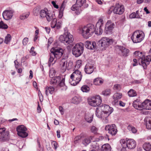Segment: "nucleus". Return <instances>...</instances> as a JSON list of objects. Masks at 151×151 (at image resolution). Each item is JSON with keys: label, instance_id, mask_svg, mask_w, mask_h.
<instances>
[{"label": "nucleus", "instance_id": "nucleus-1", "mask_svg": "<svg viewBox=\"0 0 151 151\" xmlns=\"http://www.w3.org/2000/svg\"><path fill=\"white\" fill-rule=\"evenodd\" d=\"M134 55L138 59L139 63L142 65L144 69L147 68L151 61V56L150 55L145 56L144 53L139 51H135L134 53Z\"/></svg>", "mask_w": 151, "mask_h": 151}, {"label": "nucleus", "instance_id": "nucleus-2", "mask_svg": "<svg viewBox=\"0 0 151 151\" xmlns=\"http://www.w3.org/2000/svg\"><path fill=\"white\" fill-rule=\"evenodd\" d=\"M62 49H58L55 48H52L50 50L51 53L49 60V65L50 66L51 63L54 61L53 64H54L57 59L60 58L62 56L63 53L62 52Z\"/></svg>", "mask_w": 151, "mask_h": 151}, {"label": "nucleus", "instance_id": "nucleus-3", "mask_svg": "<svg viewBox=\"0 0 151 151\" xmlns=\"http://www.w3.org/2000/svg\"><path fill=\"white\" fill-rule=\"evenodd\" d=\"M82 76L81 72L78 70H75L70 76L69 83L71 85H76L80 81Z\"/></svg>", "mask_w": 151, "mask_h": 151}, {"label": "nucleus", "instance_id": "nucleus-4", "mask_svg": "<svg viewBox=\"0 0 151 151\" xmlns=\"http://www.w3.org/2000/svg\"><path fill=\"white\" fill-rule=\"evenodd\" d=\"M55 73L54 70H51L50 72L49 76L50 78H52L51 80L50 83L51 84L55 85L56 86H59L61 87L65 86V78H63L61 80V78L59 76H56L53 77Z\"/></svg>", "mask_w": 151, "mask_h": 151}, {"label": "nucleus", "instance_id": "nucleus-5", "mask_svg": "<svg viewBox=\"0 0 151 151\" xmlns=\"http://www.w3.org/2000/svg\"><path fill=\"white\" fill-rule=\"evenodd\" d=\"M59 40L66 45L72 43L74 40L73 35L70 33L66 31L63 35H61L59 38Z\"/></svg>", "mask_w": 151, "mask_h": 151}, {"label": "nucleus", "instance_id": "nucleus-6", "mask_svg": "<svg viewBox=\"0 0 151 151\" xmlns=\"http://www.w3.org/2000/svg\"><path fill=\"white\" fill-rule=\"evenodd\" d=\"M144 38V34L141 32L137 31L134 32L131 38L134 43H139L141 42Z\"/></svg>", "mask_w": 151, "mask_h": 151}, {"label": "nucleus", "instance_id": "nucleus-7", "mask_svg": "<svg viewBox=\"0 0 151 151\" xmlns=\"http://www.w3.org/2000/svg\"><path fill=\"white\" fill-rule=\"evenodd\" d=\"M83 44L82 43L77 44L73 48L72 54L76 57H78L83 53Z\"/></svg>", "mask_w": 151, "mask_h": 151}, {"label": "nucleus", "instance_id": "nucleus-8", "mask_svg": "<svg viewBox=\"0 0 151 151\" xmlns=\"http://www.w3.org/2000/svg\"><path fill=\"white\" fill-rule=\"evenodd\" d=\"M120 142L121 145H124V146L127 147L130 149L134 148L136 145V142L132 139H121L120 140Z\"/></svg>", "mask_w": 151, "mask_h": 151}, {"label": "nucleus", "instance_id": "nucleus-9", "mask_svg": "<svg viewBox=\"0 0 151 151\" xmlns=\"http://www.w3.org/2000/svg\"><path fill=\"white\" fill-rule=\"evenodd\" d=\"M96 115L99 118H100L103 122L105 123H107L108 122V117L109 115V113H107L104 111H100L99 109L96 108Z\"/></svg>", "mask_w": 151, "mask_h": 151}, {"label": "nucleus", "instance_id": "nucleus-10", "mask_svg": "<svg viewBox=\"0 0 151 151\" xmlns=\"http://www.w3.org/2000/svg\"><path fill=\"white\" fill-rule=\"evenodd\" d=\"M113 41L112 39L104 37L102 38L99 41V45L100 47H102V50L105 49V48L108 47L112 43Z\"/></svg>", "mask_w": 151, "mask_h": 151}, {"label": "nucleus", "instance_id": "nucleus-11", "mask_svg": "<svg viewBox=\"0 0 151 151\" xmlns=\"http://www.w3.org/2000/svg\"><path fill=\"white\" fill-rule=\"evenodd\" d=\"M86 0H76V4L71 7V10L76 11L75 13L77 15L79 14L81 11V7L86 3Z\"/></svg>", "mask_w": 151, "mask_h": 151}, {"label": "nucleus", "instance_id": "nucleus-12", "mask_svg": "<svg viewBox=\"0 0 151 151\" xmlns=\"http://www.w3.org/2000/svg\"><path fill=\"white\" fill-rule=\"evenodd\" d=\"M101 102V99L100 96L99 95L93 97L88 101L89 104L91 106L94 107L100 105Z\"/></svg>", "mask_w": 151, "mask_h": 151}, {"label": "nucleus", "instance_id": "nucleus-13", "mask_svg": "<svg viewBox=\"0 0 151 151\" xmlns=\"http://www.w3.org/2000/svg\"><path fill=\"white\" fill-rule=\"evenodd\" d=\"M5 128H0V142H4L8 140L9 139V132L5 131Z\"/></svg>", "mask_w": 151, "mask_h": 151}, {"label": "nucleus", "instance_id": "nucleus-14", "mask_svg": "<svg viewBox=\"0 0 151 151\" xmlns=\"http://www.w3.org/2000/svg\"><path fill=\"white\" fill-rule=\"evenodd\" d=\"M27 129L23 125L18 126L17 128V131L18 135L22 138H25L27 137L28 134L26 132Z\"/></svg>", "mask_w": 151, "mask_h": 151}, {"label": "nucleus", "instance_id": "nucleus-15", "mask_svg": "<svg viewBox=\"0 0 151 151\" xmlns=\"http://www.w3.org/2000/svg\"><path fill=\"white\" fill-rule=\"evenodd\" d=\"M103 24V21L102 19H99L97 22L96 26L94 32L96 35H100L103 32L101 28Z\"/></svg>", "mask_w": 151, "mask_h": 151}, {"label": "nucleus", "instance_id": "nucleus-16", "mask_svg": "<svg viewBox=\"0 0 151 151\" xmlns=\"http://www.w3.org/2000/svg\"><path fill=\"white\" fill-rule=\"evenodd\" d=\"M105 129L108 131V133L112 135H115L117 133V131L114 124L108 125L105 127Z\"/></svg>", "mask_w": 151, "mask_h": 151}, {"label": "nucleus", "instance_id": "nucleus-17", "mask_svg": "<svg viewBox=\"0 0 151 151\" xmlns=\"http://www.w3.org/2000/svg\"><path fill=\"white\" fill-rule=\"evenodd\" d=\"M114 24L111 21L108 20L106 24L105 27L104 32L106 34L111 33L114 28Z\"/></svg>", "mask_w": 151, "mask_h": 151}, {"label": "nucleus", "instance_id": "nucleus-18", "mask_svg": "<svg viewBox=\"0 0 151 151\" xmlns=\"http://www.w3.org/2000/svg\"><path fill=\"white\" fill-rule=\"evenodd\" d=\"M124 11V7L123 6L120 5L119 3L116 4L113 10L114 13L121 14Z\"/></svg>", "mask_w": 151, "mask_h": 151}, {"label": "nucleus", "instance_id": "nucleus-19", "mask_svg": "<svg viewBox=\"0 0 151 151\" xmlns=\"http://www.w3.org/2000/svg\"><path fill=\"white\" fill-rule=\"evenodd\" d=\"M14 12L12 10H6L2 14L3 18L6 20H8L12 18Z\"/></svg>", "mask_w": 151, "mask_h": 151}, {"label": "nucleus", "instance_id": "nucleus-20", "mask_svg": "<svg viewBox=\"0 0 151 151\" xmlns=\"http://www.w3.org/2000/svg\"><path fill=\"white\" fill-rule=\"evenodd\" d=\"M94 70L93 65L91 63H88L86 65L84 70L85 73L87 74H91Z\"/></svg>", "mask_w": 151, "mask_h": 151}, {"label": "nucleus", "instance_id": "nucleus-21", "mask_svg": "<svg viewBox=\"0 0 151 151\" xmlns=\"http://www.w3.org/2000/svg\"><path fill=\"white\" fill-rule=\"evenodd\" d=\"M118 47L120 51L119 53L121 55L123 56H128L129 52V50L128 49L121 46H118Z\"/></svg>", "mask_w": 151, "mask_h": 151}, {"label": "nucleus", "instance_id": "nucleus-22", "mask_svg": "<svg viewBox=\"0 0 151 151\" xmlns=\"http://www.w3.org/2000/svg\"><path fill=\"white\" fill-rule=\"evenodd\" d=\"M142 109L151 110V101L149 99H146L142 103Z\"/></svg>", "mask_w": 151, "mask_h": 151}, {"label": "nucleus", "instance_id": "nucleus-23", "mask_svg": "<svg viewBox=\"0 0 151 151\" xmlns=\"http://www.w3.org/2000/svg\"><path fill=\"white\" fill-rule=\"evenodd\" d=\"M89 37H91L95 31L94 26L91 24H89L86 25Z\"/></svg>", "mask_w": 151, "mask_h": 151}, {"label": "nucleus", "instance_id": "nucleus-24", "mask_svg": "<svg viewBox=\"0 0 151 151\" xmlns=\"http://www.w3.org/2000/svg\"><path fill=\"white\" fill-rule=\"evenodd\" d=\"M142 103H141L140 100L138 99L135 100L133 103V106L136 109L139 110H142Z\"/></svg>", "mask_w": 151, "mask_h": 151}, {"label": "nucleus", "instance_id": "nucleus-25", "mask_svg": "<svg viewBox=\"0 0 151 151\" xmlns=\"http://www.w3.org/2000/svg\"><path fill=\"white\" fill-rule=\"evenodd\" d=\"M101 108V110L104 111L107 113H109L110 114L113 111V109L109 105H102V107H100Z\"/></svg>", "mask_w": 151, "mask_h": 151}, {"label": "nucleus", "instance_id": "nucleus-26", "mask_svg": "<svg viewBox=\"0 0 151 151\" xmlns=\"http://www.w3.org/2000/svg\"><path fill=\"white\" fill-rule=\"evenodd\" d=\"M80 30L83 37L85 38H88L89 37L86 26L81 28Z\"/></svg>", "mask_w": 151, "mask_h": 151}, {"label": "nucleus", "instance_id": "nucleus-27", "mask_svg": "<svg viewBox=\"0 0 151 151\" xmlns=\"http://www.w3.org/2000/svg\"><path fill=\"white\" fill-rule=\"evenodd\" d=\"M146 127L148 129H151V117H147L145 119Z\"/></svg>", "mask_w": 151, "mask_h": 151}, {"label": "nucleus", "instance_id": "nucleus-28", "mask_svg": "<svg viewBox=\"0 0 151 151\" xmlns=\"http://www.w3.org/2000/svg\"><path fill=\"white\" fill-rule=\"evenodd\" d=\"M48 10L47 9H42L39 12L40 18H45L47 14Z\"/></svg>", "mask_w": 151, "mask_h": 151}, {"label": "nucleus", "instance_id": "nucleus-29", "mask_svg": "<svg viewBox=\"0 0 151 151\" xmlns=\"http://www.w3.org/2000/svg\"><path fill=\"white\" fill-rule=\"evenodd\" d=\"M111 150L110 145L109 144L106 143L102 146L101 151H111Z\"/></svg>", "mask_w": 151, "mask_h": 151}, {"label": "nucleus", "instance_id": "nucleus-30", "mask_svg": "<svg viewBox=\"0 0 151 151\" xmlns=\"http://www.w3.org/2000/svg\"><path fill=\"white\" fill-rule=\"evenodd\" d=\"M122 96V95L121 93H115L113 96V99L115 103L118 101V99L121 98Z\"/></svg>", "mask_w": 151, "mask_h": 151}, {"label": "nucleus", "instance_id": "nucleus-31", "mask_svg": "<svg viewBox=\"0 0 151 151\" xmlns=\"http://www.w3.org/2000/svg\"><path fill=\"white\" fill-rule=\"evenodd\" d=\"M54 91V88L52 86L47 87L46 88L45 94L47 96H48L49 93L52 94Z\"/></svg>", "mask_w": 151, "mask_h": 151}, {"label": "nucleus", "instance_id": "nucleus-32", "mask_svg": "<svg viewBox=\"0 0 151 151\" xmlns=\"http://www.w3.org/2000/svg\"><path fill=\"white\" fill-rule=\"evenodd\" d=\"M93 137V136H90L89 137L85 138L82 142L83 144L85 146H86L90 142Z\"/></svg>", "mask_w": 151, "mask_h": 151}, {"label": "nucleus", "instance_id": "nucleus-33", "mask_svg": "<svg viewBox=\"0 0 151 151\" xmlns=\"http://www.w3.org/2000/svg\"><path fill=\"white\" fill-rule=\"evenodd\" d=\"M67 63V61L65 59L63 58L61 60L60 64L61 66V68L63 70H65L66 68Z\"/></svg>", "mask_w": 151, "mask_h": 151}, {"label": "nucleus", "instance_id": "nucleus-34", "mask_svg": "<svg viewBox=\"0 0 151 151\" xmlns=\"http://www.w3.org/2000/svg\"><path fill=\"white\" fill-rule=\"evenodd\" d=\"M104 81L100 78H97L95 79L93 81L94 84L96 85H100L103 83Z\"/></svg>", "mask_w": 151, "mask_h": 151}, {"label": "nucleus", "instance_id": "nucleus-35", "mask_svg": "<svg viewBox=\"0 0 151 151\" xmlns=\"http://www.w3.org/2000/svg\"><path fill=\"white\" fill-rule=\"evenodd\" d=\"M144 149L146 151L151 150V145L149 143H145L143 145Z\"/></svg>", "mask_w": 151, "mask_h": 151}, {"label": "nucleus", "instance_id": "nucleus-36", "mask_svg": "<svg viewBox=\"0 0 151 151\" xmlns=\"http://www.w3.org/2000/svg\"><path fill=\"white\" fill-rule=\"evenodd\" d=\"M55 17L54 14L48 13L47 16L46 17V18L48 22L51 21Z\"/></svg>", "mask_w": 151, "mask_h": 151}, {"label": "nucleus", "instance_id": "nucleus-37", "mask_svg": "<svg viewBox=\"0 0 151 151\" xmlns=\"http://www.w3.org/2000/svg\"><path fill=\"white\" fill-rule=\"evenodd\" d=\"M111 92V89H106L102 91L101 94L104 96H109L110 95Z\"/></svg>", "mask_w": 151, "mask_h": 151}, {"label": "nucleus", "instance_id": "nucleus-38", "mask_svg": "<svg viewBox=\"0 0 151 151\" xmlns=\"http://www.w3.org/2000/svg\"><path fill=\"white\" fill-rule=\"evenodd\" d=\"M90 130L91 132L94 134H96L98 133L97 132L98 130V128L94 126L90 127Z\"/></svg>", "mask_w": 151, "mask_h": 151}, {"label": "nucleus", "instance_id": "nucleus-39", "mask_svg": "<svg viewBox=\"0 0 151 151\" xmlns=\"http://www.w3.org/2000/svg\"><path fill=\"white\" fill-rule=\"evenodd\" d=\"M128 95L130 97H133L137 95V93L133 89L130 90L128 92Z\"/></svg>", "mask_w": 151, "mask_h": 151}, {"label": "nucleus", "instance_id": "nucleus-40", "mask_svg": "<svg viewBox=\"0 0 151 151\" xmlns=\"http://www.w3.org/2000/svg\"><path fill=\"white\" fill-rule=\"evenodd\" d=\"M11 36L9 34H8L5 37L4 42L6 44H8L11 40Z\"/></svg>", "mask_w": 151, "mask_h": 151}, {"label": "nucleus", "instance_id": "nucleus-41", "mask_svg": "<svg viewBox=\"0 0 151 151\" xmlns=\"http://www.w3.org/2000/svg\"><path fill=\"white\" fill-rule=\"evenodd\" d=\"M80 102V99L77 96L73 98L72 100V102L73 104H78Z\"/></svg>", "mask_w": 151, "mask_h": 151}, {"label": "nucleus", "instance_id": "nucleus-42", "mask_svg": "<svg viewBox=\"0 0 151 151\" xmlns=\"http://www.w3.org/2000/svg\"><path fill=\"white\" fill-rule=\"evenodd\" d=\"M143 14V12L142 10H140V11L139 10L136 11V18H140L141 17H142V14Z\"/></svg>", "mask_w": 151, "mask_h": 151}, {"label": "nucleus", "instance_id": "nucleus-43", "mask_svg": "<svg viewBox=\"0 0 151 151\" xmlns=\"http://www.w3.org/2000/svg\"><path fill=\"white\" fill-rule=\"evenodd\" d=\"M51 21L52 22L51 24V27L52 28H55L56 27L57 22L56 17L55 18H54V19Z\"/></svg>", "mask_w": 151, "mask_h": 151}, {"label": "nucleus", "instance_id": "nucleus-44", "mask_svg": "<svg viewBox=\"0 0 151 151\" xmlns=\"http://www.w3.org/2000/svg\"><path fill=\"white\" fill-rule=\"evenodd\" d=\"M89 87L86 85L83 86L81 88V90L83 92H87L89 91Z\"/></svg>", "mask_w": 151, "mask_h": 151}, {"label": "nucleus", "instance_id": "nucleus-45", "mask_svg": "<svg viewBox=\"0 0 151 151\" xmlns=\"http://www.w3.org/2000/svg\"><path fill=\"white\" fill-rule=\"evenodd\" d=\"M91 42L87 41L85 42V46L86 48L88 49L92 50Z\"/></svg>", "mask_w": 151, "mask_h": 151}, {"label": "nucleus", "instance_id": "nucleus-46", "mask_svg": "<svg viewBox=\"0 0 151 151\" xmlns=\"http://www.w3.org/2000/svg\"><path fill=\"white\" fill-rule=\"evenodd\" d=\"M29 13L28 12L27 14H23L20 17V18L21 20H24L27 19L29 16Z\"/></svg>", "mask_w": 151, "mask_h": 151}, {"label": "nucleus", "instance_id": "nucleus-47", "mask_svg": "<svg viewBox=\"0 0 151 151\" xmlns=\"http://www.w3.org/2000/svg\"><path fill=\"white\" fill-rule=\"evenodd\" d=\"M8 28L7 25L1 21L0 22V28L6 29Z\"/></svg>", "mask_w": 151, "mask_h": 151}, {"label": "nucleus", "instance_id": "nucleus-48", "mask_svg": "<svg viewBox=\"0 0 151 151\" xmlns=\"http://www.w3.org/2000/svg\"><path fill=\"white\" fill-rule=\"evenodd\" d=\"M65 6L64 3H62L60 8V12L61 13H63V12L64 10Z\"/></svg>", "mask_w": 151, "mask_h": 151}, {"label": "nucleus", "instance_id": "nucleus-49", "mask_svg": "<svg viewBox=\"0 0 151 151\" xmlns=\"http://www.w3.org/2000/svg\"><path fill=\"white\" fill-rule=\"evenodd\" d=\"M52 145L54 147L55 150H56L58 147V144L57 142L54 141H52L51 142Z\"/></svg>", "mask_w": 151, "mask_h": 151}, {"label": "nucleus", "instance_id": "nucleus-50", "mask_svg": "<svg viewBox=\"0 0 151 151\" xmlns=\"http://www.w3.org/2000/svg\"><path fill=\"white\" fill-rule=\"evenodd\" d=\"M38 95L40 98V101H42L43 100V96L40 90L38 91Z\"/></svg>", "mask_w": 151, "mask_h": 151}, {"label": "nucleus", "instance_id": "nucleus-51", "mask_svg": "<svg viewBox=\"0 0 151 151\" xmlns=\"http://www.w3.org/2000/svg\"><path fill=\"white\" fill-rule=\"evenodd\" d=\"M28 38L27 37L24 38L22 41V43L24 45H27L28 42Z\"/></svg>", "mask_w": 151, "mask_h": 151}, {"label": "nucleus", "instance_id": "nucleus-52", "mask_svg": "<svg viewBox=\"0 0 151 151\" xmlns=\"http://www.w3.org/2000/svg\"><path fill=\"white\" fill-rule=\"evenodd\" d=\"M114 89L115 90H119L120 89V86L119 85H115L114 86Z\"/></svg>", "mask_w": 151, "mask_h": 151}, {"label": "nucleus", "instance_id": "nucleus-53", "mask_svg": "<svg viewBox=\"0 0 151 151\" xmlns=\"http://www.w3.org/2000/svg\"><path fill=\"white\" fill-rule=\"evenodd\" d=\"M85 119L86 121L89 123H90L92 122L93 119V118L91 117H88L86 116Z\"/></svg>", "mask_w": 151, "mask_h": 151}, {"label": "nucleus", "instance_id": "nucleus-54", "mask_svg": "<svg viewBox=\"0 0 151 151\" xmlns=\"http://www.w3.org/2000/svg\"><path fill=\"white\" fill-rule=\"evenodd\" d=\"M91 45H92L91 47L92 50L95 49L96 48V45L95 42H91Z\"/></svg>", "mask_w": 151, "mask_h": 151}, {"label": "nucleus", "instance_id": "nucleus-55", "mask_svg": "<svg viewBox=\"0 0 151 151\" xmlns=\"http://www.w3.org/2000/svg\"><path fill=\"white\" fill-rule=\"evenodd\" d=\"M129 17L130 18H136V13L133 12L130 14L129 15Z\"/></svg>", "mask_w": 151, "mask_h": 151}, {"label": "nucleus", "instance_id": "nucleus-56", "mask_svg": "<svg viewBox=\"0 0 151 151\" xmlns=\"http://www.w3.org/2000/svg\"><path fill=\"white\" fill-rule=\"evenodd\" d=\"M61 23L59 22H57L56 27L57 29H60L61 27Z\"/></svg>", "mask_w": 151, "mask_h": 151}, {"label": "nucleus", "instance_id": "nucleus-57", "mask_svg": "<svg viewBox=\"0 0 151 151\" xmlns=\"http://www.w3.org/2000/svg\"><path fill=\"white\" fill-rule=\"evenodd\" d=\"M59 111L62 115H63L64 114V111L63 107L61 106H60L59 107Z\"/></svg>", "mask_w": 151, "mask_h": 151}, {"label": "nucleus", "instance_id": "nucleus-58", "mask_svg": "<svg viewBox=\"0 0 151 151\" xmlns=\"http://www.w3.org/2000/svg\"><path fill=\"white\" fill-rule=\"evenodd\" d=\"M52 4L55 8L58 9V5L56 4L55 2L54 1H52Z\"/></svg>", "mask_w": 151, "mask_h": 151}, {"label": "nucleus", "instance_id": "nucleus-59", "mask_svg": "<svg viewBox=\"0 0 151 151\" xmlns=\"http://www.w3.org/2000/svg\"><path fill=\"white\" fill-rule=\"evenodd\" d=\"M39 12V10L37 8L33 10V13L35 15H37L38 12Z\"/></svg>", "mask_w": 151, "mask_h": 151}, {"label": "nucleus", "instance_id": "nucleus-60", "mask_svg": "<svg viewBox=\"0 0 151 151\" xmlns=\"http://www.w3.org/2000/svg\"><path fill=\"white\" fill-rule=\"evenodd\" d=\"M57 136L58 138L60 137V131L59 130H58L57 131Z\"/></svg>", "mask_w": 151, "mask_h": 151}, {"label": "nucleus", "instance_id": "nucleus-61", "mask_svg": "<svg viewBox=\"0 0 151 151\" xmlns=\"http://www.w3.org/2000/svg\"><path fill=\"white\" fill-rule=\"evenodd\" d=\"M81 63L79 61H77L76 65V67H77V68H79L81 66Z\"/></svg>", "mask_w": 151, "mask_h": 151}, {"label": "nucleus", "instance_id": "nucleus-62", "mask_svg": "<svg viewBox=\"0 0 151 151\" xmlns=\"http://www.w3.org/2000/svg\"><path fill=\"white\" fill-rule=\"evenodd\" d=\"M45 30L46 31L47 33L49 34L50 31V29L49 27H45Z\"/></svg>", "mask_w": 151, "mask_h": 151}, {"label": "nucleus", "instance_id": "nucleus-63", "mask_svg": "<svg viewBox=\"0 0 151 151\" xmlns=\"http://www.w3.org/2000/svg\"><path fill=\"white\" fill-rule=\"evenodd\" d=\"M121 145L122 147V148L121 149V151H126V147H127L124 146V145Z\"/></svg>", "mask_w": 151, "mask_h": 151}, {"label": "nucleus", "instance_id": "nucleus-64", "mask_svg": "<svg viewBox=\"0 0 151 151\" xmlns=\"http://www.w3.org/2000/svg\"><path fill=\"white\" fill-rule=\"evenodd\" d=\"M144 10L145 12H146V13L147 14H148L150 13V12H149V10L147 9L146 7L144 8Z\"/></svg>", "mask_w": 151, "mask_h": 151}]
</instances>
